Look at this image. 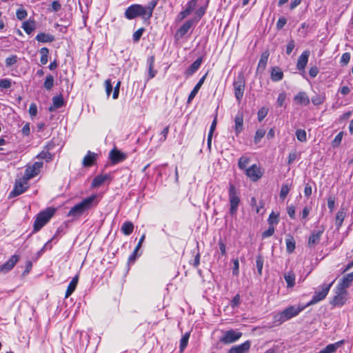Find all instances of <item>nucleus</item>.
<instances>
[{
    "instance_id": "nucleus-44",
    "label": "nucleus",
    "mask_w": 353,
    "mask_h": 353,
    "mask_svg": "<svg viewBox=\"0 0 353 353\" xmlns=\"http://www.w3.org/2000/svg\"><path fill=\"white\" fill-rule=\"evenodd\" d=\"M266 133V131L264 129H258L255 133V136H254V141L255 143H258L261 141V140L262 139V138L265 136Z\"/></svg>"
},
{
    "instance_id": "nucleus-35",
    "label": "nucleus",
    "mask_w": 353,
    "mask_h": 353,
    "mask_svg": "<svg viewBox=\"0 0 353 353\" xmlns=\"http://www.w3.org/2000/svg\"><path fill=\"white\" fill-rule=\"evenodd\" d=\"M286 250L288 253H292L294 252L295 249V240L294 237L291 235H288V238L286 239Z\"/></svg>"
},
{
    "instance_id": "nucleus-43",
    "label": "nucleus",
    "mask_w": 353,
    "mask_h": 353,
    "mask_svg": "<svg viewBox=\"0 0 353 353\" xmlns=\"http://www.w3.org/2000/svg\"><path fill=\"white\" fill-rule=\"evenodd\" d=\"M37 157L41 159H45L47 161H50L52 160L53 155L48 151L43 150L37 155Z\"/></svg>"
},
{
    "instance_id": "nucleus-6",
    "label": "nucleus",
    "mask_w": 353,
    "mask_h": 353,
    "mask_svg": "<svg viewBox=\"0 0 353 353\" xmlns=\"http://www.w3.org/2000/svg\"><path fill=\"white\" fill-rule=\"evenodd\" d=\"M334 280L332 281L329 284H323L321 286V290L320 291H316L314 292V294L312 296V299L311 301L306 305V306H310L312 305H314L317 303L318 302L323 300L326 296L327 295L330 289L332 286L333 283H334Z\"/></svg>"
},
{
    "instance_id": "nucleus-5",
    "label": "nucleus",
    "mask_w": 353,
    "mask_h": 353,
    "mask_svg": "<svg viewBox=\"0 0 353 353\" xmlns=\"http://www.w3.org/2000/svg\"><path fill=\"white\" fill-rule=\"evenodd\" d=\"M228 194L230 203L229 212L232 216H234L237 213L241 199L239 197V194L233 184H230Z\"/></svg>"
},
{
    "instance_id": "nucleus-17",
    "label": "nucleus",
    "mask_w": 353,
    "mask_h": 353,
    "mask_svg": "<svg viewBox=\"0 0 353 353\" xmlns=\"http://www.w3.org/2000/svg\"><path fill=\"white\" fill-rule=\"evenodd\" d=\"M294 102L300 105H308L310 100L306 92L301 91L298 92L294 97Z\"/></svg>"
},
{
    "instance_id": "nucleus-18",
    "label": "nucleus",
    "mask_w": 353,
    "mask_h": 353,
    "mask_svg": "<svg viewBox=\"0 0 353 353\" xmlns=\"http://www.w3.org/2000/svg\"><path fill=\"white\" fill-rule=\"evenodd\" d=\"M269 56H270V52L268 50H265L262 52V54L261 55V58H260L259 63H258V65H257V69H256L257 72H263L265 70Z\"/></svg>"
},
{
    "instance_id": "nucleus-26",
    "label": "nucleus",
    "mask_w": 353,
    "mask_h": 353,
    "mask_svg": "<svg viewBox=\"0 0 353 353\" xmlns=\"http://www.w3.org/2000/svg\"><path fill=\"white\" fill-rule=\"evenodd\" d=\"M35 39L40 43H51L54 41V37L52 34L44 32L39 33L36 36Z\"/></svg>"
},
{
    "instance_id": "nucleus-27",
    "label": "nucleus",
    "mask_w": 353,
    "mask_h": 353,
    "mask_svg": "<svg viewBox=\"0 0 353 353\" xmlns=\"http://www.w3.org/2000/svg\"><path fill=\"white\" fill-rule=\"evenodd\" d=\"M79 281V276L76 275L70 282L65 292V298H68L75 290Z\"/></svg>"
},
{
    "instance_id": "nucleus-53",
    "label": "nucleus",
    "mask_w": 353,
    "mask_h": 353,
    "mask_svg": "<svg viewBox=\"0 0 353 353\" xmlns=\"http://www.w3.org/2000/svg\"><path fill=\"white\" fill-rule=\"evenodd\" d=\"M12 86V81L9 79H3L0 80V88L8 89Z\"/></svg>"
},
{
    "instance_id": "nucleus-15",
    "label": "nucleus",
    "mask_w": 353,
    "mask_h": 353,
    "mask_svg": "<svg viewBox=\"0 0 353 353\" xmlns=\"http://www.w3.org/2000/svg\"><path fill=\"white\" fill-rule=\"evenodd\" d=\"M353 281V272L345 275L339 281L337 288L340 292L345 291Z\"/></svg>"
},
{
    "instance_id": "nucleus-11",
    "label": "nucleus",
    "mask_w": 353,
    "mask_h": 353,
    "mask_svg": "<svg viewBox=\"0 0 353 353\" xmlns=\"http://www.w3.org/2000/svg\"><path fill=\"white\" fill-rule=\"evenodd\" d=\"M42 167L43 162H35L32 166L26 168L23 177L29 181L39 174Z\"/></svg>"
},
{
    "instance_id": "nucleus-31",
    "label": "nucleus",
    "mask_w": 353,
    "mask_h": 353,
    "mask_svg": "<svg viewBox=\"0 0 353 353\" xmlns=\"http://www.w3.org/2000/svg\"><path fill=\"white\" fill-rule=\"evenodd\" d=\"M345 293H346V291H343V292L339 291L338 294L336 295L333 299L332 304L334 305L342 306L345 303Z\"/></svg>"
},
{
    "instance_id": "nucleus-24",
    "label": "nucleus",
    "mask_w": 353,
    "mask_h": 353,
    "mask_svg": "<svg viewBox=\"0 0 353 353\" xmlns=\"http://www.w3.org/2000/svg\"><path fill=\"white\" fill-rule=\"evenodd\" d=\"M343 340L339 341L335 343L329 344L317 353H333L343 343Z\"/></svg>"
},
{
    "instance_id": "nucleus-28",
    "label": "nucleus",
    "mask_w": 353,
    "mask_h": 353,
    "mask_svg": "<svg viewBox=\"0 0 353 353\" xmlns=\"http://www.w3.org/2000/svg\"><path fill=\"white\" fill-rule=\"evenodd\" d=\"M53 104L49 108L50 112H53L55 110L61 108L64 104V101L61 95L55 96L52 98Z\"/></svg>"
},
{
    "instance_id": "nucleus-34",
    "label": "nucleus",
    "mask_w": 353,
    "mask_h": 353,
    "mask_svg": "<svg viewBox=\"0 0 353 353\" xmlns=\"http://www.w3.org/2000/svg\"><path fill=\"white\" fill-rule=\"evenodd\" d=\"M134 225L130 221H125L123 223L121 230L125 235H130L132 233Z\"/></svg>"
},
{
    "instance_id": "nucleus-23",
    "label": "nucleus",
    "mask_w": 353,
    "mask_h": 353,
    "mask_svg": "<svg viewBox=\"0 0 353 353\" xmlns=\"http://www.w3.org/2000/svg\"><path fill=\"white\" fill-rule=\"evenodd\" d=\"M235 126L234 130L236 135H238L243 130V114L241 112H239L234 118Z\"/></svg>"
},
{
    "instance_id": "nucleus-4",
    "label": "nucleus",
    "mask_w": 353,
    "mask_h": 353,
    "mask_svg": "<svg viewBox=\"0 0 353 353\" xmlns=\"http://www.w3.org/2000/svg\"><path fill=\"white\" fill-rule=\"evenodd\" d=\"M54 212V208H48L39 213L34 222V231L40 230L50 220Z\"/></svg>"
},
{
    "instance_id": "nucleus-46",
    "label": "nucleus",
    "mask_w": 353,
    "mask_h": 353,
    "mask_svg": "<svg viewBox=\"0 0 353 353\" xmlns=\"http://www.w3.org/2000/svg\"><path fill=\"white\" fill-rule=\"evenodd\" d=\"M250 162V159L248 157L242 156L239 159L238 162L239 168L241 170H245L247 165Z\"/></svg>"
},
{
    "instance_id": "nucleus-59",
    "label": "nucleus",
    "mask_w": 353,
    "mask_h": 353,
    "mask_svg": "<svg viewBox=\"0 0 353 353\" xmlns=\"http://www.w3.org/2000/svg\"><path fill=\"white\" fill-rule=\"evenodd\" d=\"M16 16L18 19L23 20L27 17V12L25 10H17Z\"/></svg>"
},
{
    "instance_id": "nucleus-40",
    "label": "nucleus",
    "mask_w": 353,
    "mask_h": 353,
    "mask_svg": "<svg viewBox=\"0 0 353 353\" xmlns=\"http://www.w3.org/2000/svg\"><path fill=\"white\" fill-rule=\"evenodd\" d=\"M263 257L261 255H258L256 259V265L257 268V272L259 275L262 274V270L263 266Z\"/></svg>"
},
{
    "instance_id": "nucleus-60",
    "label": "nucleus",
    "mask_w": 353,
    "mask_h": 353,
    "mask_svg": "<svg viewBox=\"0 0 353 353\" xmlns=\"http://www.w3.org/2000/svg\"><path fill=\"white\" fill-rule=\"evenodd\" d=\"M197 2H198V0H190L187 4L186 9L188 10L191 12L196 8Z\"/></svg>"
},
{
    "instance_id": "nucleus-54",
    "label": "nucleus",
    "mask_w": 353,
    "mask_h": 353,
    "mask_svg": "<svg viewBox=\"0 0 353 353\" xmlns=\"http://www.w3.org/2000/svg\"><path fill=\"white\" fill-rule=\"evenodd\" d=\"M286 99V94L284 92H281L277 98L276 103L279 106L282 107L284 105Z\"/></svg>"
},
{
    "instance_id": "nucleus-12",
    "label": "nucleus",
    "mask_w": 353,
    "mask_h": 353,
    "mask_svg": "<svg viewBox=\"0 0 353 353\" xmlns=\"http://www.w3.org/2000/svg\"><path fill=\"white\" fill-rule=\"evenodd\" d=\"M20 256L17 254L12 255L5 263L0 265V273H8L13 269L17 263L19 261Z\"/></svg>"
},
{
    "instance_id": "nucleus-32",
    "label": "nucleus",
    "mask_w": 353,
    "mask_h": 353,
    "mask_svg": "<svg viewBox=\"0 0 353 353\" xmlns=\"http://www.w3.org/2000/svg\"><path fill=\"white\" fill-rule=\"evenodd\" d=\"M284 279L288 288H292L295 285V274L292 271H289L284 274Z\"/></svg>"
},
{
    "instance_id": "nucleus-25",
    "label": "nucleus",
    "mask_w": 353,
    "mask_h": 353,
    "mask_svg": "<svg viewBox=\"0 0 353 353\" xmlns=\"http://www.w3.org/2000/svg\"><path fill=\"white\" fill-rule=\"evenodd\" d=\"M148 67V79H151L155 77L157 71L154 69V56H150L147 59Z\"/></svg>"
},
{
    "instance_id": "nucleus-33",
    "label": "nucleus",
    "mask_w": 353,
    "mask_h": 353,
    "mask_svg": "<svg viewBox=\"0 0 353 353\" xmlns=\"http://www.w3.org/2000/svg\"><path fill=\"white\" fill-rule=\"evenodd\" d=\"M109 178L108 175H98L92 180V187L97 188L101 185L108 179Z\"/></svg>"
},
{
    "instance_id": "nucleus-14",
    "label": "nucleus",
    "mask_w": 353,
    "mask_h": 353,
    "mask_svg": "<svg viewBox=\"0 0 353 353\" xmlns=\"http://www.w3.org/2000/svg\"><path fill=\"white\" fill-rule=\"evenodd\" d=\"M109 158L112 164H116L126 159L127 154L125 153L121 152L117 148H114L110 152Z\"/></svg>"
},
{
    "instance_id": "nucleus-61",
    "label": "nucleus",
    "mask_w": 353,
    "mask_h": 353,
    "mask_svg": "<svg viewBox=\"0 0 353 353\" xmlns=\"http://www.w3.org/2000/svg\"><path fill=\"white\" fill-rule=\"evenodd\" d=\"M240 301H241V299H240L239 294L235 295L231 301V304H230L231 307L234 308V307L239 306V305L240 304Z\"/></svg>"
},
{
    "instance_id": "nucleus-10",
    "label": "nucleus",
    "mask_w": 353,
    "mask_h": 353,
    "mask_svg": "<svg viewBox=\"0 0 353 353\" xmlns=\"http://www.w3.org/2000/svg\"><path fill=\"white\" fill-rule=\"evenodd\" d=\"M325 228L321 226L319 230H314L310 235L307 241V245L310 248L316 247L320 242L321 236L324 232Z\"/></svg>"
},
{
    "instance_id": "nucleus-20",
    "label": "nucleus",
    "mask_w": 353,
    "mask_h": 353,
    "mask_svg": "<svg viewBox=\"0 0 353 353\" xmlns=\"http://www.w3.org/2000/svg\"><path fill=\"white\" fill-rule=\"evenodd\" d=\"M98 157V154L88 151L87 154L84 157L83 159V165L84 167H90L92 166L94 162L97 161Z\"/></svg>"
},
{
    "instance_id": "nucleus-52",
    "label": "nucleus",
    "mask_w": 353,
    "mask_h": 353,
    "mask_svg": "<svg viewBox=\"0 0 353 353\" xmlns=\"http://www.w3.org/2000/svg\"><path fill=\"white\" fill-rule=\"evenodd\" d=\"M18 58L17 55H12L6 59V65L7 67L12 66L17 62Z\"/></svg>"
},
{
    "instance_id": "nucleus-45",
    "label": "nucleus",
    "mask_w": 353,
    "mask_h": 353,
    "mask_svg": "<svg viewBox=\"0 0 353 353\" xmlns=\"http://www.w3.org/2000/svg\"><path fill=\"white\" fill-rule=\"evenodd\" d=\"M296 137L301 142H305L307 141V134L305 130L299 129L296 131Z\"/></svg>"
},
{
    "instance_id": "nucleus-38",
    "label": "nucleus",
    "mask_w": 353,
    "mask_h": 353,
    "mask_svg": "<svg viewBox=\"0 0 353 353\" xmlns=\"http://www.w3.org/2000/svg\"><path fill=\"white\" fill-rule=\"evenodd\" d=\"M40 53H41V59H40L41 63L42 65H45L48 63L49 50H48V48L43 47V48H41Z\"/></svg>"
},
{
    "instance_id": "nucleus-50",
    "label": "nucleus",
    "mask_w": 353,
    "mask_h": 353,
    "mask_svg": "<svg viewBox=\"0 0 353 353\" xmlns=\"http://www.w3.org/2000/svg\"><path fill=\"white\" fill-rule=\"evenodd\" d=\"M144 32H145V28H141L138 29L137 31H135L132 36L134 42H138L140 40V39Z\"/></svg>"
},
{
    "instance_id": "nucleus-1",
    "label": "nucleus",
    "mask_w": 353,
    "mask_h": 353,
    "mask_svg": "<svg viewBox=\"0 0 353 353\" xmlns=\"http://www.w3.org/2000/svg\"><path fill=\"white\" fill-rule=\"evenodd\" d=\"M157 3L158 0H152L145 6L132 4L125 10V17L130 20L140 17L144 22H148Z\"/></svg>"
},
{
    "instance_id": "nucleus-56",
    "label": "nucleus",
    "mask_w": 353,
    "mask_h": 353,
    "mask_svg": "<svg viewBox=\"0 0 353 353\" xmlns=\"http://www.w3.org/2000/svg\"><path fill=\"white\" fill-rule=\"evenodd\" d=\"M274 232V226L270 225L268 229L263 232L262 233V237L263 238H268L273 235Z\"/></svg>"
},
{
    "instance_id": "nucleus-47",
    "label": "nucleus",
    "mask_w": 353,
    "mask_h": 353,
    "mask_svg": "<svg viewBox=\"0 0 353 353\" xmlns=\"http://www.w3.org/2000/svg\"><path fill=\"white\" fill-rule=\"evenodd\" d=\"M54 77L52 75L50 74L48 75L46 78V80L44 81V87L46 90H50L54 85Z\"/></svg>"
},
{
    "instance_id": "nucleus-16",
    "label": "nucleus",
    "mask_w": 353,
    "mask_h": 353,
    "mask_svg": "<svg viewBox=\"0 0 353 353\" xmlns=\"http://www.w3.org/2000/svg\"><path fill=\"white\" fill-rule=\"evenodd\" d=\"M251 346L250 341H246L242 344L232 346L228 353H246L249 351Z\"/></svg>"
},
{
    "instance_id": "nucleus-2",
    "label": "nucleus",
    "mask_w": 353,
    "mask_h": 353,
    "mask_svg": "<svg viewBox=\"0 0 353 353\" xmlns=\"http://www.w3.org/2000/svg\"><path fill=\"white\" fill-rule=\"evenodd\" d=\"M97 204V195L93 194L83 199L80 203L74 205L68 213V216L78 218L85 211L91 209Z\"/></svg>"
},
{
    "instance_id": "nucleus-22",
    "label": "nucleus",
    "mask_w": 353,
    "mask_h": 353,
    "mask_svg": "<svg viewBox=\"0 0 353 353\" xmlns=\"http://www.w3.org/2000/svg\"><path fill=\"white\" fill-rule=\"evenodd\" d=\"M203 61L202 57L198 58L195 61H194L191 65L187 69L185 72V75L186 77L192 76L196 70H199Z\"/></svg>"
},
{
    "instance_id": "nucleus-9",
    "label": "nucleus",
    "mask_w": 353,
    "mask_h": 353,
    "mask_svg": "<svg viewBox=\"0 0 353 353\" xmlns=\"http://www.w3.org/2000/svg\"><path fill=\"white\" fill-rule=\"evenodd\" d=\"M242 336V333L239 331L230 330L226 331L221 339V341L225 344L232 343L238 341Z\"/></svg>"
},
{
    "instance_id": "nucleus-21",
    "label": "nucleus",
    "mask_w": 353,
    "mask_h": 353,
    "mask_svg": "<svg viewBox=\"0 0 353 353\" xmlns=\"http://www.w3.org/2000/svg\"><path fill=\"white\" fill-rule=\"evenodd\" d=\"M206 76H207V74H205L204 76H203L200 79L199 82L196 83V85L194 86V88H193V90H192V92H190V94L188 96V103H190L191 101L193 100V99L195 97V96L198 93L199 90H200L201 87L203 84L205 79L206 78Z\"/></svg>"
},
{
    "instance_id": "nucleus-49",
    "label": "nucleus",
    "mask_w": 353,
    "mask_h": 353,
    "mask_svg": "<svg viewBox=\"0 0 353 353\" xmlns=\"http://www.w3.org/2000/svg\"><path fill=\"white\" fill-rule=\"evenodd\" d=\"M290 190V186L287 184L283 185L280 191V198L284 200Z\"/></svg>"
},
{
    "instance_id": "nucleus-62",
    "label": "nucleus",
    "mask_w": 353,
    "mask_h": 353,
    "mask_svg": "<svg viewBox=\"0 0 353 353\" xmlns=\"http://www.w3.org/2000/svg\"><path fill=\"white\" fill-rule=\"evenodd\" d=\"M233 270L232 274L233 275L237 276L239 274V262L237 259L233 260Z\"/></svg>"
},
{
    "instance_id": "nucleus-48",
    "label": "nucleus",
    "mask_w": 353,
    "mask_h": 353,
    "mask_svg": "<svg viewBox=\"0 0 353 353\" xmlns=\"http://www.w3.org/2000/svg\"><path fill=\"white\" fill-rule=\"evenodd\" d=\"M268 223L271 226H274V225H276L279 223V214H275L272 212L268 219Z\"/></svg>"
},
{
    "instance_id": "nucleus-42",
    "label": "nucleus",
    "mask_w": 353,
    "mask_h": 353,
    "mask_svg": "<svg viewBox=\"0 0 353 353\" xmlns=\"http://www.w3.org/2000/svg\"><path fill=\"white\" fill-rule=\"evenodd\" d=\"M189 338H190L189 332L185 333L182 336V338L180 341V351L181 352H183L184 350V349L186 347L188 343Z\"/></svg>"
},
{
    "instance_id": "nucleus-13",
    "label": "nucleus",
    "mask_w": 353,
    "mask_h": 353,
    "mask_svg": "<svg viewBox=\"0 0 353 353\" xmlns=\"http://www.w3.org/2000/svg\"><path fill=\"white\" fill-rule=\"evenodd\" d=\"M245 174L253 181H258L263 175V172L256 164L245 169Z\"/></svg>"
},
{
    "instance_id": "nucleus-19",
    "label": "nucleus",
    "mask_w": 353,
    "mask_h": 353,
    "mask_svg": "<svg viewBox=\"0 0 353 353\" xmlns=\"http://www.w3.org/2000/svg\"><path fill=\"white\" fill-rule=\"evenodd\" d=\"M310 56V52L305 50L303 52L301 56L299 57L296 68L299 70H303L307 63L308 58Z\"/></svg>"
},
{
    "instance_id": "nucleus-3",
    "label": "nucleus",
    "mask_w": 353,
    "mask_h": 353,
    "mask_svg": "<svg viewBox=\"0 0 353 353\" xmlns=\"http://www.w3.org/2000/svg\"><path fill=\"white\" fill-rule=\"evenodd\" d=\"M306 305H291L285 308L281 312L274 315V322L278 324H281L290 319L296 316L302 310H303Z\"/></svg>"
},
{
    "instance_id": "nucleus-57",
    "label": "nucleus",
    "mask_w": 353,
    "mask_h": 353,
    "mask_svg": "<svg viewBox=\"0 0 353 353\" xmlns=\"http://www.w3.org/2000/svg\"><path fill=\"white\" fill-rule=\"evenodd\" d=\"M104 84H105L106 94L109 97L110 95L111 92H112V83H111V80L110 79H106L105 81Z\"/></svg>"
},
{
    "instance_id": "nucleus-7",
    "label": "nucleus",
    "mask_w": 353,
    "mask_h": 353,
    "mask_svg": "<svg viewBox=\"0 0 353 353\" xmlns=\"http://www.w3.org/2000/svg\"><path fill=\"white\" fill-rule=\"evenodd\" d=\"M28 188V180L23 176L17 179L14 189L10 193V197L19 196L23 193Z\"/></svg>"
},
{
    "instance_id": "nucleus-55",
    "label": "nucleus",
    "mask_w": 353,
    "mask_h": 353,
    "mask_svg": "<svg viewBox=\"0 0 353 353\" xmlns=\"http://www.w3.org/2000/svg\"><path fill=\"white\" fill-rule=\"evenodd\" d=\"M268 114V109L265 108H262L258 111L257 116L258 119L261 122L263 120V119L266 117Z\"/></svg>"
},
{
    "instance_id": "nucleus-51",
    "label": "nucleus",
    "mask_w": 353,
    "mask_h": 353,
    "mask_svg": "<svg viewBox=\"0 0 353 353\" xmlns=\"http://www.w3.org/2000/svg\"><path fill=\"white\" fill-rule=\"evenodd\" d=\"M343 132H340L335 137V138L334 139V140L332 141V146L334 148L338 147L341 144V141H342V138H343Z\"/></svg>"
},
{
    "instance_id": "nucleus-30",
    "label": "nucleus",
    "mask_w": 353,
    "mask_h": 353,
    "mask_svg": "<svg viewBox=\"0 0 353 353\" xmlns=\"http://www.w3.org/2000/svg\"><path fill=\"white\" fill-rule=\"evenodd\" d=\"M345 216H346V212H345V209H343V208L339 210L338 211V212L336 213V219H335V225L338 230L341 227L343 222L345 218Z\"/></svg>"
},
{
    "instance_id": "nucleus-64",
    "label": "nucleus",
    "mask_w": 353,
    "mask_h": 353,
    "mask_svg": "<svg viewBox=\"0 0 353 353\" xmlns=\"http://www.w3.org/2000/svg\"><path fill=\"white\" fill-rule=\"evenodd\" d=\"M286 23H287V20L285 17L279 18L276 23L277 29L280 30V29L283 28V27L286 24Z\"/></svg>"
},
{
    "instance_id": "nucleus-41",
    "label": "nucleus",
    "mask_w": 353,
    "mask_h": 353,
    "mask_svg": "<svg viewBox=\"0 0 353 353\" xmlns=\"http://www.w3.org/2000/svg\"><path fill=\"white\" fill-rule=\"evenodd\" d=\"M325 95L316 94L312 98V102L314 105H319L325 101Z\"/></svg>"
},
{
    "instance_id": "nucleus-8",
    "label": "nucleus",
    "mask_w": 353,
    "mask_h": 353,
    "mask_svg": "<svg viewBox=\"0 0 353 353\" xmlns=\"http://www.w3.org/2000/svg\"><path fill=\"white\" fill-rule=\"evenodd\" d=\"M234 94L236 100L240 102L243 97L245 90V81L242 75H239L233 83Z\"/></svg>"
},
{
    "instance_id": "nucleus-36",
    "label": "nucleus",
    "mask_w": 353,
    "mask_h": 353,
    "mask_svg": "<svg viewBox=\"0 0 353 353\" xmlns=\"http://www.w3.org/2000/svg\"><path fill=\"white\" fill-rule=\"evenodd\" d=\"M216 122H217L216 117H215V118L214 119V120L211 124L210 132H209L208 136V146L209 148H210V147H211L212 135L216 129Z\"/></svg>"
},
{
    "instance_id": "nucleus-37",
    "label": "nucleus",
    "mask_w": 353,
    "mask_h": 353,
    "mask_svg": "<svg viewBox=\"0 0 353 353\" xmlns=\"http://www.w3.org/2000/svg\"><path fill=\"white\" fill-rule=\"evenodd\" d=\"M22 28L28 34H31L35 28V23L34 21H25L23 23Z\"/></svg>"
},
{
    "instance_id": "nucleus-58",
    "label": "nucleus",
    "mask_w": 353,
    "mask_h": 353,
    "mask_svg": "<svg viewBox=\"0 0 353 353\" xmlns=\"http://www.w3.org/2000/svg\"><path fill=\"white\" fill-rule=\"evenodd\" d=\"M350 60V54L348 52H345L342 54L341 57V63L343 65H347Z\"/></svg>"
},
{
    "instance_id": "nucleus-63",
    "label": "nucleus",
    "mask_w": 353,
    "mask_h": 353,
    "mask_svg": "<svg viewBox=\"0 0 353 353\" xmlns=\"http://www.w3.org/2000/svg\"><path fill=\"white\" fill-rule=\"evenodd\" d=\"M29 113L31 117H35L37 114V107L35 103H31L29 108Z\"/></svg>"
},
{
    "instance_id": "nucleus-29",
    "label": "nucleus",
    "mask_w": 353,
    "mask_h": 353,
    "mask_svg": "<svg viewBox=\"0 0 353 353\" xmlns=\"http://www.w3.org/2000/svg\"><path fill=\"white\" fill-rule=\"evenodd\" d=\"M283 78V72L279 67H274L271 71V79L274 81H279Z\"/></svg>"
},
{
    "instance_id": "nucleus-39",
    "label": "nucleus",
    "mask_w": 353,
    "mask_h": 353,
    "mask_svg": "<svg viewBox=\"0 0 353 353\" xmlns=\"http://www.w3.org/2000/svg\"><path fill=\"white\" fill-rule=\"evenodd\" d=\"M192 26L191 20L187 21L179 30V32L181 36L185 34Z\"/></svg>"
}]
</instances>
